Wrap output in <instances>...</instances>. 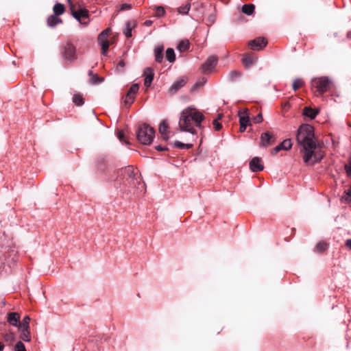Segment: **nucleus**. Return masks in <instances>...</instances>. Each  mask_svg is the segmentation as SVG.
Returning <instances> with one entry per match:
<instances>
[{"label": "nucleus", "mask_w": 351, "mask_h": 351, "mask_svg": "<svg viewBox=\"0 0 351 351\" xmlns=\"http://www.w3.org/2000/svg\"><path fill=\"white\" fill-rule=\"evenodd\" d=\"M298 145L302 147L303 160L305 163H317L324 157L322 147H319L314 140V128L309 124H302L296 136Z\"/></svg>", "instance_id": "obj_1"}, {"label": "nucleus", "mask_w": 351, "mask_h": 351, "mask_svg": "<svg viewBox=\"0 0 351 351\" xmlns=\"http://www.w3.org/2000/svg\"><path fill=\"white\" fill-rule=\"evenodd\" d=\"M204 117L202 112L193 107L184 108L181 112L179 119V127L181 131L195 134L194 126L200 128L201 123Z\"/></svg>", "instance_id": "obj_2"}, {"label": "nucleus", "mask_w": 351, "mask_h": 351, "mask_svg": "<svg viewBox=\"0 0 351 351\" xmlns=\"http://www.w3.org/2000/svg\"><path fill=\"white\" fill-rule=\"evenodd\" d=\"M123 178L134 188H137L141 192L145 190V184L142 182L138 171L135 172L132 167H128L123 170Z\"/></svg>", "instance_id": "obj_3"}, {"label": "nucleus", "mask_w": 351, "mask_h": 351, "mask_svg": "<svg viewBox=\"0 0 351 351\" xmlns=\"http://www.w3.org/2000/svg\"><path fill=\"white\" fill-rule=\"evenodd\" d=\"M154 136V129L146 123L143 124L138 129L137 139L143 145H149L153 141Z\"/></svg>", "instance_id": "obj_4"}, {"label": "nucleus", "mask_w": 351, "mask_h": 351, "mask_svg": "<svg viewBox=\"0 0 351 351\" xmlns=\"http://www.w3.org/2000/svg\"><path fill=\"white\" fill-rule=\"evenodd\" d=\"M311 84L312 88H315L319 94H323L330 90L332 81L328 77L322 76L312 79Z\"/></svg>", "instance_id": "obj_5"}, {"label": "nucleus", "mask_w": 351, "mask_h": 351, "mask_svg": "<svg viewBox=\"0 0 351 351\" xmlns=\"http://www.w3.org/2000/svg\"><path fill=\"white\" fill-rule=\"evenodd\" d=\"M62 56L66 61L73 62L77 59L76 47L71 43H66L62 51Z\"/></svg>", "instance_id": "obj_6"}, {"label": "nucleus", "mask_w": 351, "mask_h": 351, "mask_svg": "<svg viewBox=\"0 0 351 351\" xmlns=\"http://www.w3.org/2000/svg\"><path fill=\"white\" fill-rule=\"evenodd\" d=\"M218 62V58L215 56H209L206 61L202 65L201 70L204 74H209L213 71L217 64Z\"/></svg>", "instance_id": "obj_7"}, {"label": "nucleus", "mask_w": 351, "mask_h": 351, "mask_svg": "<svg viewBox=\"0 0 351 351\" xmlns=\"http://www.w3.org/2000/svg\"><path fill=\"white\" fill-rule=\"evenodd\" d=\"M73 16L79 21L81 24L86 26L88 24V22H83L82 19H88V12L85 8H80L77 10L73 11L71 9Z\"/></svg>", "instance_id": "obj_8"}, {"label": "nucleus", "mask_w": 351, "mask_h": 351, "mask_svg": "<svg viewBox=\"0 0 351 351\" xmlns=\"http://www.w3.org/2000/svg\"><path fill=\"white\" fill-rule=\"evenodd\" d=\"M138 88L139 86L138 84H134L131 86L124 99V103L126 105L130 106L133 103L135 95L138 92Z\"/></svg>", "instance_id": "obj_9"}, {"label": "nucleus", "mask_w": 351, "mask_h": 351, "mask_svg": "<svg viewBox=\"0 0 351 351\" xmlns=\"http://www.w3.org/2000/svg\"><path fill=\"white\" fill-rule=\"evenodd\" d=\"M267 42L265 38H257L249 42L248 45L253 50H261L266 46Z\"/></svg>", "instance_id": "obj_10"}, {"label": "nucleus", "mask_w": 351, "mask_h": 351, "mask_svg": "<svg viewBox=\"0 0 351 351\" xmlns=\"http://www.w3.org/2000/svg\"><path fill=\"white\" fill-rule=\"evenodd\" d=\"M98 43L101 47V54L105 56L109 48V42L108 36H105V34L100 33L98 36Z\"/></svg>", "instance_id": "obj_11"}, {"label": "nucleus", "mask_w": 351, "mask_h": 351, "mask_svg": "<svg viewBox=\"0 0 351 351\" xmlns=\"http://www.w3.org/2000/svg\"><path fill=\"white\" fill-rule=\"evenodd\" d=\"M274 140L271 134L269 132H264L261 136L260 146L267 147L273 144Z\"/></svg>", "instance_id": "obj_12"}, {"label": "nucleus", "mask_w": 351, "mask_h": 351, "mask_svg": "<svg viewBox=\"0 0 351 351\" xmlns=\"http://www.w3.org/2000/svg\"><path fill=\"white\" fill-rule=\"evenodd\" d=\"M250 169L254 172L261 171L263 169V165L261 163V160L258 157L253 158L250 162Z\"/></svg>", "instance_id": "obj_13"}, {"label": "nucleus", "mask_w": 351, "mask_h": 351, "mask_svg": "<svg viewBox=\"0 0 351 351\" xmlns=\"http://www.w3.org/2000/svg\"><path fill=\"white\" fill-rule=\"evenodd\" d=\"M186 82V80L184 77L180 78L177 81L174 82L171 87L169 88V93L171 94H174L176 93L178 90H180L181 88H182Z\"/></svg>", "instance_id": "obj_14"}, {"label": "nucleus", "mask_w": 351, "mask_h": 351, "mask_svg": "<svg viewBox=\"0 0 351 351\" xmlns=\"http://www.w3.org/2000/svg\"><path fill=\"white\" fill-rule=\"evenodd\" d=\"M144 75H145L144 85L147 87H149L153 80H154V75L152 69H151L149 67L146 68L144 71Z\"/></svg>", "instance_id": "obj_15"}, {"label": "nucleus", "mask_w": 351, "mask_h": 351, "mask_svg": "<svg viewBox=\"0 0 351 351\" xmlns=\"http://www.w3.org/2000/svg\"><path fill=\"white\" fill-rule=\"evenodd\" d=\"M19 319L20 315L18 313L12 312L8 313L7 321L10 324L18 327Z\"/></svg>", "instance_id": "obj_16"}, {"label": "nucleus", "mask_w": 351, "mask_h": 351, "mask_svg": "<svg viewBox=\"0 0 351 351\" xmlns=\"http://www.w3.org/2000/svg\"><path fill=\"white\" fill-rule=\"evenodd\" d=\"M163 51H164V46L162 45H158L155 47L154 56H155V60L157 62L160 63L162 62Z\"/></svg>", "instance_id": "obj_17"}, {"label": "nucleus", "mask_w": 351, "mask_h": 351, "mask_svg": "<svg viewBox=\"0 0 351 351\" xmlns=\"http://www.w3.org/2000/svg\"><path fill=\"white\" fill-rule=\"evenodd\" d=\"M319 110L317 109H313L311 107H305L303 109L302 115L313 119L318 114Z\"/></svg>", "instance_id": "obj_18"}, {"label": "nucleus", "mask_w": 351, "mask_h": 351, "mask_svg": "<svg viewBox=\"0 0 351 351\" xmlns=\"http://www.w3.org/2000/svg\"><path fill=\"white\" fill-rule=\"evenodd\" d=\"M239 123L240 124L243 123L244 125H251L250 122V117L247 112V110L245 109L243 111L239 110Z\"/></svg>", "instance_id": "obj_19"}, {"label": "nucleus", "mask_w": 351, "mask_h": 351, "mask_svg": "<svg viewBox=\"0 0 351 351\" xmlns=\"http://www.w3.org/2000/svg\"><path fill=\"white\" fill-rule=\"evenodd\" d=\"M168 128H169V125H168L167 121L166 120H163L160 123L158 130H159V132L162 136L163 138L165 140H167L169 138Z\"/></svg>", "instance_id": "obj_20"}, {"label": "nucleus", "mask_w": 351, "mask_h": 351, "mask_svg": "<svg viewBox=\"0 0 351 351\" xmlns=\"http://www.w3.org/2000/svg\"><path fill=\"white\" fill-rule=\"evenodd\" d=\"M136 27V23L134 21H128L125 23V27L123 29V34L127 38L132 36V31Z\"/></svg>", "instance_id": "obj_21"}, {"label": "nucleus", "mask_w": 351, "mask_h": 351, "mask_svg": "<svg viewBox=\"0 0 351 351\" xmlns=\"http://www.w3.org/2000/svg\"><path fill=\"white\" fill-rule=\"evenodd\" d=\"M242 75V73L237 70L231 71L228 76L227 79L230 82H235L239 80Z\"/></svg>", "instance_id": "obj_22"}, {"label": "nucleus", "mask_w": 351, "mask_h": 351, "mask_svg": "<svg viewBox=\"0 0 351 351\" xmlns=\"http://www.w3.org/2000/svg\"><path fill=\"white\" fill-rule=\"evenodd\" d=\"M242 62L245 67H250L251 65L255 63L256 58L251 55L247 54L243 57Z\"/></svg>", "instance_id": "obj_23"}, {"label": "nucleus", "mask_w": 351, "mask_h": 351, "mask_svg": "<svg viewBox=\"0 0 351 351\" xmlns=\"http://www.w3.org/2000/svg\"><path fill=\"white\" fill-rule=\"evenodd\" d=\"M62 20L58 18V16L51 15L47 19V24L50 27H54L58 23H61Z\"/></svg>", "instance_id": "obj_24"}, {"label": "nucleus", "mask_w": 351, "mask_h": 351, "mask_svg": "<svg viewBox=\"0 0 351 351\" xmlns=\"http://www.w3.org/2000/svg\"><path fill=\"white\" fill-rule=\"evenodd\" d=\"M29 322L30 317L28 315H26L23 317L21 322L19 323L18 328L19 329H29Z\"/></svg>", "instance_id": "obj_25"}, {"label": "nucleus", "mask_w": 351, "mask_h": 351, "mask_svg": "<svg viewBox=\"0 0 351 351\" xmlns=\"http://www.w3.org/2000/svg\"><path fill=\"white\" fill-rule=\"evenodd\" d=\"M21 332L20 337L24 341H30V330L29 329H19Z\"/></svg>", "instance_id": "obj_26"}, {"label": "nucleus", "mask_w": 351, "mask_h": 351, "mask_svg": "<svg viewBox=\"0 0 351 351\" xmlns=\"http://www.w3.org/2000/svg\"><path fill=\"white\" fill-rule=\"evenodd\" d=\"M254 5L253 4H245L242 7V12L247 15H252L254 12Z\"/></svg>", "instance_id": "obj_27"}, {"label": "nucleus", "mask_w": 351, "mask_h": 351, "mask_svg": "<svg viewBox=\"0 0 351 351\" xmlns=\"http://www.w3.org/2000/svg\"><path fill=\"white\" fill-rule=\"evenodd\" d=\"M165 56H166V59L169 62H173L175 61V60H176L175 52H174V50L172 48H168L166 50Z\"/></svg>", "instance_id": "obj_28"}, {"label": "nucleus", "mask_w": 351, "mask_h": 351, "mask_svg": "<svg viewBox=\"0 0 351 351\" xmlns=\"http://www.w3.org/2000/svg\"><path fill=\"white\" fill-rule=\"evenodd\" d=\"M53 10L54 14L56 16H59L64 13V6L63 4L56 3L54 5Z\"/></svg>", "instance_id": "obj_29"}, {"label": "nucleus", "mask_w": 351, "mask_h": 351, "mask_svg": "<svg viewBox=\"0 0 351 351\" xmlns=\"http://www.w3.org/2000/svg\"><path fill=\"white\" fill-rule=\"evenodd\" d=\"M283 150H289L291 148L292 143L289 138L284 140L280 144H279Z\"/></svg>", "instance_id": "obj_30"}, {"label": "nucleus", "mask_w": 351, "mask_h": 351, "mask_svg": "<svg viewBox=\"0 0 351 351\" xmlns=\"http://www.w3.org/2000/svg\"><path fill=\"white\" fill-rule=\"evenodd\" d=\"M174 146L182 149H188L192 147L193 145L189 143H183L180 141H176L174 143Z\"/></svg>", "instance_id": "obj_31"}, {"label": "nucleus", "mask_w": 351, "mask_h": 351, "mask_svg": "<svg viewBox=\"0 0 351 351\" xmlns=\"http://www.w3.org/2000/svg\"><path fill=\"white\" fill-rule=\"evenodd\" d=\"M189 48V43L188 40H182L180 42L178 49L180 51H185Z\"/></svg>", "instance_id": "obj_32"}, {"label": "nucleus", "mask_w": 351, "mask_h": 351, "mask_svg": "<svg viewBox=\"0 0 351 351\" xmlns=\"http://www.w3.org/2000/svg\"><path fill=\"white\" fill-rule=\"evenodd\" d=\"M73 101L77 106H82L84 104V100L82 95L79 94H75L73 97Z\"/></svg>", "instance_id": "obj_33"}, {"label": "nucleus", "mask_w": 351, "mask_h": 351, "mask_svg": "<svg viewBox=\"0 0 351 351\" xmlns=\"http://www.w3.org/2000/svg\"><path fill=\"white\" fill-rule=\"evenodd\" d=\"M190 3H186L184 5L180 6L178 8V12L181 14H186L190 10Z\"/></svg>", "instance_id": "obj_34"}, {"label": "nucleus", "mask_w": 351, "mask_h": 351, "mask_svg": "<svg viewBox=\"0 0 351 351\" xmlns=\"http://www.w3.org/2000/svg\"><path fill=\"white\" fill-rule=\"evenodd\" d=\"M304 85V81L302 79H295L292 84L293 89L294 90H298L299 88L302 87Z\"/></svg>", "instance_id": "obj_35"}, {"label": "nucleus", "mask_w": 351, "mask_h": 351, "mask_svg": "<svg viewBox=\"0 0 351 351\" xmlns=\"http://www.w3.org/2000/svg\"><path fill=\"white\" fill-rule=\"evenodd\" d=\"M328 247V245L326 242L320 241L316 245V250L319 252L325 251Z\"/></svg>", "instance_id": "obj_36"}, {"label": "nucleus", "mask_w": 351, "mask_h": 351, "mask_svg": "<svg viewBox=\"0 0 351 351\" xmlns=\"http://www.w3.org/2000/svg\"><path fill=\"white\" fill-rule=\"evenodd\" d=\"M15 351H27L25 345L21 341H18L14 346Z\"/></svg>", "instance_id": "obj_37"}, {"label": "nucleus", "mask_w": 351, "mask_h": 351, "mask_svg": "<svg viewBox=\"0 0 351 351\" xmlns=\"http://www.w3.org/2000/svg\"><path fill=\"white\" fill-rule=\"evenodd\" d=\"M155 10H156V16L157 17H160V16H163V14H165V10H164L163 7H162V6L156 7Z\"/></svg>", "instance_id": "obj_38"}, {"label": "nucleus", "mask_w": 351, "mask_h": 351, "mask_svg": "<svg viewBox=\"0 0 351 351\" xmlns=\"http://www.w3.org/2000/svg\"><path fill=\"white\" fill-rule=\"evenodd\" d=\"M345 193L346 196H343V199H344L346 202L351 201V186L348 191H345Z\"/></svg>", "instance_id": "obj_39"}, {"label": "nucleus", "mask_w": 351, "mask_h": 351, "mask_svg": "<svg viewBox=\"0 0 351 351\" xmlns=\"http://www.w3.org/2000/svg\"><path fill=\"white\" fill-rule=\"evenodd\" d=\"M263 115L261 113L258 114L253 119V121L254 123H260L263 121Z\"/></svg>", "instance_id": "obj_40"}, {"label": "nucleus", "mask_w": 351, "mask_h": 351, "mask_svg": "<svg viewBox=\"0 0 351 351\" xmlns=\"http://www.w3.org/2000/svg\"><path fill=\"white\" fill-rule=\"evenodd\" d=\"M117 137L120 140V141L123 142L124 141V143L126 144V145H128L129 144V142L127 141L126 140H124V134L122 131H119L117 133Z\"/></svg>", "instance_id": "obj_41"}, {"label": "nucleus", "mask_w": 351, "mask_h": 351, "mask_svg": "<svg viewBox=\"0 0 351 351\" xmlns=\"http://www.w3.org/2000/svg\"><path fill=\"white\" fill-rule=\"evenodd\" d=\"M14 338V335L13 333H8L4 335V339L6 341H12Z\"/></svg>", "instance_id": "obj_42"}, {"label": "nucleus", "mask_w": 351, "mask_h": 351, "mask_svg": "<svg viewBox=\"0 0 351 351\" xmlns=\"http://www.w3.org/2000/svg\"><path fill=\"white\" fill-rule=\"evenodd\" d=\"M213 124L216 131L219 130L221 128V124L218 122L217 119H214Z\"/></svg>", "instance_id": "obj_43"}, {"label": "nucleus", "mask_w": 351, "mask_h": 351, "mask_svg": "<svg viewBox=\"0 0 351 351\" xmlns=\"http://www.w3.org/2000/svg\"><path fill=\"white\" fill-rule=\"evenodd\" d=\"M131 8V5L128 3H123L121 5L119 10L120 11H124L126 10H130Z\"/></svg>", "instance_id": "obj_44"}, {"label": "nucleus", "mask_w": 351, "mask_h": 351, "mask_svg": "<svg viewBox=\"0 0 351 351\" xmlns=\"http://www.w3.org/2000/svg\"><path fill=\"white\" fill-rule=\"evenodd\" d=\"M282 150L280 145H278L276 147H275L274 149H272L271 154L273 155H276L279 151Z\"/></svg>", "instance_id": "obj_45"}, {"label": "nucleus", "mask_w": 351, "mask_h": 351, "mask_svg": "<svg viewBox=\"0 0 351 351\" xmlns=\"http://www.w3.org/2000/svg\"><path fill=\"white\" fill-rule=\"evenodd\" d=\"M110 31H111V29L110 28H107V29H104V31H102L101 33L105 34V36L108 37V35H109Z\"/></svg>", "instance_id": "obj_46"}, {"label": "nucleus", "mask_w": 351, "mask_h": 351, "mask_svg": "<svg viewBox=\"0 0 351 351\" xmlns=\"http://www.w3.org/2000/svg\"><path fill=\"white\" fill-rule=\"evenodd\" d=\"M155 148L158 151H163V150H167V148L162 147L161 145H157V146L155 147Z\"/></svg>", "instance_id": "obj_47"}, {"label": "nucleus", "mask_w": 351, "mask_h": 351, "mask_svg": "<svg viewBox=\"0 0 351 351\" xmlns=\"http://www.w3.org/2000/svg\"><path fill=\"white\" fill-rule=\"evenodd\" d=\"M247 125H244L243 123L240 124V132H243L245 130Z\"/></svg>", "instance_id": "obj_48"}, {"label": "nucleus", "mask_w": 351, "mask_h": 351, "mask_svg": "<svg viewBox=\"0 0 351 351\" xmlns=\"http://www.w3.org/2000/svg\"><path fill=\"white\" fill-rule=\"evenodd\" d=\"M92 80H93V83H97V82H100L99 77L97 75L93 76Z\"/></svg>", "instance_id": "obj_49"}, {"label": "nucleus", "mask_w": 351, "mask_h": 351, "mask_svg": "<svg viewBox=\"0 0 351 351\" xmlns=\"http://www.w3.org/2000/svg\"><path fill=\"white\" fill-rule=\"evenodd\" d=\"M153 22L150 20H147L145 21L144 25L145 26H151L152 25Z\"/></svg>", "instance_id": "obj_50"}, {"label": "nucleus", "mask_w": 351, "mask_h": 351, "mask_svg": "<svg viewBox=\"0 0 351 351\" xmlns=\"http://www.w3.org/2000/svg\"><path fill=\"white\" fill-rule=\"evenodd\" d=\"M125 65V63L124 62V60H121L119 62V64H118V66H120V67H124Z\"/></svg>", "instance_id": "obj_51"}, {"label": "nucleus", "mask_w": 351, "mask_h": 351, "mask_svg": "<svg viewBox=\"0 0 351 351\" xmlns=\"http://www.w3.org/2000/svg\"><path fill=\"white\" fill-rule=\"evenodd\" d=\"M204 84V82H202V83H199V82H197L194 84V86H193V88H195L197 86H202L203 84Z\"/></svg>", "instance_id": "obj_52"}, {"label": "nucleus", "mask_w": 351, "mask_h": 351, "mask_svg": "<svg viewBox=\"0 0 351 351\" xmlns=\"http://www.w3.org/2000/svg\"><path fill=\"white\" fill-rule=\"evenodd\" d=\"M346 245L348 247H349L350 248H351V239H348L346 241Z\"/></svg>", "instance_id": "obj_53"}, {"label": "nucleus", "mask_w": 351, "mask_h": 351, "mask_svg": "<svg viewBox=\"0 0 351 351\" xmlns=\"http://www.w3.org/2000/svg\"><path fill=\"white\" fill-rule=\"evenodd\" d=\"M222 117H223V114H218V115H217V120H218V119H221Z\"/></svg>", "instance_id": "obj_54"}, {"label": "nucleus", "mask_w": 351, "mask_h": 351, "mask_svg": "<svg viewBox=\"0 0 351 351\" xmlns=\"http://www.w3.org/2000/svg\"><path fill=\"white\" fill-rule=\"evenodd\" d=\"M3 348H4L3 344H2L1 343H0V351H2V350H3Z\"/></svg>", "instance_id": "obj_55"}, {"label": "nucleus", "mask_w": 351, "mask_h": 351, "mask_svg": "<svg viewBox=\"0 0 351 351\" xmlns=\"http://www.w3.org/2000/svg\"><path fill=\"white\" fill-rule=\"evenodd\" d=\"M348 37L351 38V32L348 33Z\"/></svg>", "instance_id": "obj_56"}, {"label": "nucleus", "mask_w": 351, "mask_h": 351, "mask_svg": "<svg viewBox=\"0 0 351 351\" xmlns=\"http://www.w3.org/2000/svg\"><path fill=\"white\" fill-rule=\"evenodd\" d=\"M88 74L91 75L92 74V71H89Z\"/></svg>", "instance_id": "obj_57"}]
</instances>
